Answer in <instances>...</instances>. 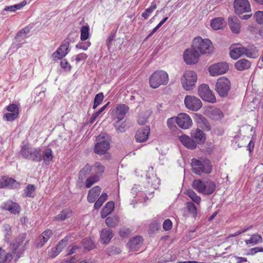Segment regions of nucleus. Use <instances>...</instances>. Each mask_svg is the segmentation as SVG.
Masks as SVG:
<instances>
[{"instance_id":"obj_1","label":"nucleus","mask_w":263,"mask_h":263,"mask_svg":"<svg viewBox=\"0 0 263 263\" xmlns=\"http://www.w3.org/2000/svg\"><path fill=\"white\" fill-rule=\"evenodd\" d=\"M20 246V241L15 240V242L10 245V250L11 253L7 252L5 250L0 247V263H9L15 255V261L18 260L21 254L17 252Z\"/></svg>"},{"instance_id":"obj_2","label":"nucleus","mask_w":263,"mask_h":263,"mask_svg":"<svg viewBox=\"0 0 263 263\" xmlns=\"http://www.w3.org/2000/svg\"><path fill=\"white\" fill-rule=\"evenodd\" d=\"M193 172L197 175L210 174L212 171L211 161L208 159L198 160L193 158L191 161Z\"/></svg>"},{"instance_id":"obj_3","label":"nucleus","mask_w":263,"mask_h":263,"mask_svg":"<svg viewBox=\"0 0 263 263\" xmlns=\"http://www.w3.org/2000/svg\"><path fill=\"white\" fill-rule=\"evenodd\" d=\"M169 80L168 74L162 70L154 72L149 78L150 86L153 88H157L160 85H166Z\"/></svg>"},{"instance_id":"obj_4","label":"nucleus","mask_w":263,"mask_h":263,"mask_svg":"<svg viewBox=\"0 0 263 263\" xmlns=\"http://www.w3.org/2000/svg\"><path fill=\"white\" fill-rule=\"evenodd\" d=\"M193 47L200 53L210 54L213 51V46L211 41L209 39H202L201 37H195L193 42Z\"/></svg>"},{"instance_id":"obj_5","label":"nucleus","mask_w":263,"mask_h":263,"mask_svg":"<svg viewBox=\"0 0 263 263\" xmlns=\"http://www.w3.org/2000/svg\"><path fill=\"white\" fill-rule=\"evenodd\" d=\"M22 156L27 159L32 160L36 162L42 160L41 150L39 148H32L28 145H23L20 151Z\"/></svg>"},{"instance_id":"obj_6","label":"nucleus","mask_w":263,"mask_h":263,"mask_svg":"<svg viewBox=\"0 0 263 263\" xmlns=\"http://www.w3.org/2000/svg\"><path fill=\"white\" fill-rule=\"evenodd\" d=\"M197 80V74L193 71H186L180 79L183 88L186 91L193 90Z\"/></svg>"},{"instance_id":"obj_7","label":"nucleus","mask_w":263,"mask_h":263,"mask_svg":"<svg viewBox=\"0 0 263 263\" xmlns=\"http://www.w3.org/2000/svg\"><path fill=\"white\" fill-rule=\"evenodd\" d=\"M231 86V82L229 79L221 77L217 81L215 90L220 97H224L228 95Z\"/></svg>"},{"instance_id":"obj_8","label":"nucleus","mask_w":263,"mask_h":263,"mask_svg":"<svg viewBox=\"0 0 263 263\" xmlns=\"http://www.w3.org/2000/svg\"><path fill=\"white\" fill-rule=\"evenodd\" d=\"M198 92L201 98L206 102L214 103L216 102V98L209 86L205 84L200 85L198 88Z\"/></svg>"},{"instance_id":"obj_9","label":"nucleus","mask_w":263,"mask_h":263,"mask_svg":"<svg viewBox=\"0 0 263 263\" xmlns=\"http://www.w3.org/2000/svg\"><path fill=\"white\" fill-rule=\"evenodd\" d=\"M184 103L185 107L192 111H197L202 106L201 100L194 96L187 95L185 97Z\"/></svg>"},{"instance_id":"obj_10","label":"nucleus","mask_w":263,"mask_h":263,"mask_svg":"<svg viewBox=\"0 0 263 263\" xmlns=\"http://www.w3.org/2000/svg\"><path fill=\"white\" fill-rule=\"evenodd\" d=\"M229 65L225 62L218 63L209 67V71L211 76L215 77L225 73L229 69Z\"/></svg>"},{"instance_id":"obj_11","label":"nucleus","mask_w":263,"mask_h":263,"mask_svg":"<svg viewBox=\"0 0 263 263\" xmlns=\"http://www.w3.org/2000/svg\"><path fill=\"white\" fill-rule=\"evenodd\" d=\"M69 43L65 42L62 43L51 54V58L52 60L56 61L62 59L69 52Z\"/></svg>"},{"instance_id":"obj_12","label":"nucleus","mask_w":263,"mask_h":263,"mask_svg":"<svg viewBox=\"0 0 263 263\" xmlns=\"http://www.w3.org/2000/svg\"><path fill=\"white\" fill-rule=\"evenodd\" d=\"M200 53L192 47L190 49H186L183 54V58L185 62L187 64H194L198 62Z\"/></svg>"},{"instance_id":"obj_13","label":"nucleus","mask_w":263,"mask_h":263,"mask_svg":"<svg viewBox=\"0 0 263 263\" xmlns=\"http://www.w3.org/2000/svg\"><path fill=\"white\" fill-rule=\"evenodd\" d=\"M103 138L101 135L97 137V143L95 147L94 151L96 154L101 155L105 154L108 150L110 146L109 142L105 140L101 139Z\"/></svg>"},{"instance_id":"obj_14","label":"nucleus","mask_w":263,"mask_h":263,"mask_svg":"<svg viewBox=\"0 0 263 263\" xmlns=\"http://www.w3.org/2000/svg\"><path fill=\"white\" fill-rule=\"evenodd\" d=\"M235 12L237 14H242L250 12L251 6L248 0H235L234 2Z\"/></svg>"},{"instance_id":"obj_15","label":"nucleus","mask_w":263,"mask_h":263,"mask_svg":"<svg viewBox=\"0 0 263 263\" xmlns=\"http://www.w3.org/2000/svg\"><path fill=\"white\" fill-rule=\"evenodd\" d=\"M176 123L181 128L189 129L192 126V120L190 117L185 113L179 114L176 117Z\"/></svg>"},{"instance_id":"obj_16","label":"nucleus","mask_w":263,"mask_h":263,"mask_svg":"<svg viewBox=\"0 0 263 263\" xmlns=\"http://www.w3.org/2000/svg\"><path fill=\"white\" fill-rule=\"evenodd\" d=\"M129 110V107L124 104H118L112 110V114L115 119L122 120Z\"/></svg>"},{"instance_id":"obj_17","label":"nucleus","mask_w":263,"mask_h":263,"mask_svg":"<svg viewBox=\"0 0 263 263\" xmlns=\"http://www.w3.org/2000/svg\"><path fill=\"white\" fill-rule=\"evenodd\" d=\"M150 128L149 126L141 127L139 129L136 133L135 138L138 142H144L146 141L149 136Z\"/></svg>"},{"instance_id":"obj_18","label":"nucleus","mask_w":263,"mask_h":263,"mask_svg":"<svg viewBox=\"0 0 263 263\" xmlns=\"http://www.w3.org/2000/svg\"><path fill=\"white\" fill-rule=\"evenodd\" d=\"M247 50L240 45H234L231 46L230 56L233 59H237L245 54Z\"/></svg>"},{"instance_id":"obj_19","label":"nucleus","mask_w":263,"mask_h":263,"mask_svg":"<svg viewBox=\"0 0 263 263\" xmlns=\"http://www.w3.org/2000/svg\"><path fill=\"white\" fill-rule=\"evenodd\" d=\"M191 137L196 143L202 144L204 143L206 140L205 135L203 132L198 128L192 130Z\"/></svg>"},{"instance_id":"obj_20","label":"nucleus","mask_w":263,"mask_h":263,"mask_svg":"<svg viewBox=\"0 0 263 263\" xmlns=\"http://www.w3.org/2000/svg\"><path fill=\"white\" fill-rule=\"evenodd\" d=\"M18 185L19 183L12 178L3 177L0 179L1 188H4L5 187L16 188L18 186Z\"/></svg>"},{"instance_id":"obj_21","label":"nucleus","mask_w":263,"mask_h":263,"mask_svg":"<svg viewBox=\"0 0 263 263\" xmlns=\"http://www.w3.org/2000/svg\"><path fill=\"white\" fill-rule=\"evenodd\" d=\"M228 24L232 31L238 33L240 29V21L236 16H230L228 18Z\"/></svg>"},{"instance_id":"obj_22","label":"nucleus","mask_w":263,"mask_h":263,"mask_svg":"<svg viewBox=\"0 0 263 263\" xmlns=\"http://www.w3.org/2000/svg\"><path fill=\"white\" fill-rule=\"evenodd\" d=\"M179 139L185 147L191 149H194L196 148L197 144L196 142L189 136L182 135L179 137Z\"/></svg>"},{"instance_id":"obj_23","label":"nucleus","mask_w":263,"mask_h":263,"mask_svg":"<svg viewBox=\"0 0 263 263\" xmlns=\"http://www.w3.org/2000/svg\"><path fill=\"white\" fill-rule=\"evenodd\" d=\"M52 231L49 229L46 230L43 232L39 238L38 241L36 242V247L41 248L49 240L52 235Z\"/></svg>"},{"instance_id":"obj_24","label":"nucleus","mask_w":263,"mask_h":263,"mask_svg":"<svg viewBox=\"0 0 263 263\" xmlns=\"http://www.w3.org/2000/svg\"><path fill=\"white\" fill-rule=\"evenodd\" d=\"M2 208L13 214H16L20 212V208L19 205L12 201H8L5 203L3 205Z\"/></svg>"},{"instance_id":"obj_25","label":"nucleus","mask_w":263,"mask_h":263,"mask_svg":"<svg viewBox=\"0 0 263 263\" xmlns=\"http://www.w3.org/2000/svg\"><path fill=\"white\" fill-rule=\"evenodd\" d=\"M101 189L99 186H95L91 189L87 195V200L90 203L94 202L97 198L99 196L101 193Z\"/></svg>"},{"instance_id":"obj_26","label":"nucleus","mask_w":263,"mask_h":263,"mask_svg":"<svg viewBox=\"0 0 263 263\" xmlns=\"http://www.w3.org/2000/svg\"><path fill=\"white\" fill-rule=\"evenodd\" d=\"M113 237V233L111 230L105 228L102 230L100 237L101 242L103 244H107Z\"/></svg>"},{"instance_id":"obj_27","label":"nucleus","mask_w":263,"mask_h":263,"mask_svg":"<svg viewBox=\"0 0 263 263\" xmlns=\"http://www.w3.org/2000/svg\"><path fill=\"white\" fill-rule=\"evenodd\" d=\"M143 239L142 237L137 236L131 239L127 245L129 248L132 251H137L142 245Z\"/></svg>"},{"instance_id":"obj_28","label":"nucleus","mask_w":263,"mask_h":263,"mask_svg":"<svg viewBox=\"0 0 263 263\" xmlns=\"http://www.w3.org/2000/svg\"><path fill=\"white\" fill-rule=\"evenodd\" d=\"M215 190V183L211 180H205L202 190V194L204 195H210Z\"/></svg>"},{"instance_id":"obj_29","label":"nucleus","mask_w":263,"mask_h":263,"mask_svg":"<svg viewBox=\"0 0 263 263\" xmlns=\"http://www.w3.org/2000/svg\"><path fill=\"white\" fill-rule=\"evenodd\" d=\"M91 172V166L86 164L80 171L79 175V181L78 184L81 186L80 183H82L83 180L87 177Z\"/></svg>"},{"instance_id":"obj_30","label":"nucleus","mask_w":263,"mask_h":263,"mask_svg":"<svg viewBox=\"0 0 263 263\" xmlns=\"http://www.w3.org/2000/svg\"><path fill=\"white\" fill-rule=\"evenodd\" d=\"M225 26L224 20L222 17H216L211 22V26L214 30L222 29Z\"/></svg>"},{"instance_id":"obj_31","label":"nucleus","mask_w":263,"mask_h":263,"mask_svg":"<svg viewBox=\"0 0 263 263\" xmlns=\"http://www.w3.org/2000/svg\"><path fill=\"white\" fill-rule=\"evenodd\" d=\"M114 208L115 203L113 201L108 202L101 211L102 218H104L110 214L114 210Z\"/></svg>"},{"instance_id":"obj_32","label":"nucleus","mask_w":263,"mask_h":263,"mask_svg":"<svg viewBox=\"0 0 263 263\" xmlns=\"http://www.w3.org/2000/svg\"><path fill=\"white\" fill-rule=\"evenodd\" d=\"M71 210L69 209H64L60 214L54 217V220L57 221H63L71 216Z\"/></svg>"},{"instance_id":"obj_33","label":"nucleus","mask_w":263,"mask_h":263,"mask_svg":"<svg viewBox=\"0 0 263 263\" xmlns=\"http://www.w3.org/2000/svg\"><path fill=\"white\" fill-rule=\"evenodd\" d=\"M235 66L237 70H243L250 67L251 63L247 60L240 59L235 63Z\"/></svg>"},{"instance_id":"obj_34","label":"nucleus","mask_w":263,"mask_h":263,"mask_svg":"<svg viewBox=\"0 0 263 263\" xmlns=\"http://www.w3.org/2000/svg\"><path fill=\"white\" fill-rule=\"evenodd\" d=\"M42 160H44L46 164H49V163L52 160V151L50 148H46L41 153Z\"/></svg>"},{"instance_id":"obj_35","label":"nucleus","mask_w":263,"mask_h":263,"mask_svg":"<svg viewBox=\"0 0 263 263\" xmlns=\"http://www.w3.org/2000/svg\"><path fill=\"white\" fill-rule=\"evenodd\" d=\"M105 167L99 162L95 163L91 166V171H92L96 175H99L100 177L102 174L104 172Z\"/></svg>"},{"instance_id":"obj_36","label":"nucleus","mask_w":263,"mask_h":263,"mask_svg":"<svg viewBox=\"0 0 263 263\" xmlns=\"http://www.w3.org/2000/svg\"><path fill=\"white\" fill-rule=\"evenodd\" d=\"M245 242L247 245L253 244V245H257L259 243L262 242V237L257 234H253L251 236L250 239L246 240Z\"/></svg>"},{"instance_id":"obj_37","label":"nucleus","mask_w":263,"mask_h":263,"mask_svg":"<svg viewBox=\"0 0 263 263\" xmlns=\"http://www.w3.org/2000/svg\"><path fill=\"white\" fill-rule=\"evenodd\" d=\"M204 181L201 179H195L192 183V187L199 193H202Z\"/></svg>"},{"instance_id":"obj_38","label":"nucleus","mask_w":263,"mask_h":263,"mask_svg":"<svg viewBox=\"0 0 263 263\" xmlns=\"http://www.w3.org/2000/svg\"><path fill=\"white\" fill-rule=\"evenodd\" d=\"M100 180V176L98 175H93L88 178L85 181V186L87 188L90 187Z\"/></svg>"},{"instance_id":"obj_39","label":"nucleus","mask_w":263,"mask_h":263,"mask_svg":"<svg viewBox=\"0 0 263 263\" xmlns=\"http://www.w3.org/2000/svg\"><path fill=\"white\" fill-rule=\"evenodd\" d=\"M186 195L197 204H199L201 201V198L198 196L197 194L192 190L187 191Z\"/></svg>"},{"instance_id":"obj_40","label":"nucleus","mask_w":263,"mask_h":263,"mask_svg":"<svg viewBox=\"0 0 263 263\" xmlns=\"http://www.w3.org/2000/svg\"><path fill=\"white\" fill-rule=\"evenodd\" d=\"M157 5L155 2L151 3L150 7L147 8L145 11L142 14V16L144 19H147L152 14L154 10L156 9Z\"/></svg>"},{"instance_id":"obj_41","label":"nucleus","mask_w":263,"mask_h":263,"mask_svg":"<svg viewBox=\"0 0 263 263\" xmlns=\"http://www.w3.org/2000/svg\"><path fill=\"white\" fill-rule=\"evenodd\" d=\"M89 27L88 25L82 26L81 29V40L86 41L89 36Z\"/></svg>"},{"instance_id":"obj_42","label":"nucleus","mask_w":263,"mask_h":263,"mask_svg":"<svg viewBox=\"0 0 263 263\" xmlns=\"http://www.w3.org/2000/svg\"><path fill=\"white\" fill-rule=\"evenodd\" d=\"M119 221V218L117 216L108 217L105 220L107 226L109 227L116 226Z\"/></svg>"},{"instance_id":"obj_43","label":"nucleus","mask_w":263,"mask_h":263,"mask_svg":"<svg viewBox=\"0 0 263 263\" xmlns=\"http://www.w3.org/2000/svg\"><path fill=\"white\" fill-rule=\"evenodd\" d=\"M104 99L103 92H100L97 94L95 97L93 109H96L100 104H101Z\"/></svg>"},{"instance_id":"obj_44","label":"nucleus","mask_w":263,"mask_h":263,"mask_svg":"<svg viewBox=\"0 0 263 263\" xmlns=\"http://www.w3.org/2000/svg\"><path fill=\"white\" fill-rule=\"evenodd\" d=\"M35 189V187L34 185L29 184L24 190V194L27 197H33L34 195V192Z\"/></svg>"},{"instance_id":"obj_45","label":"nucleus","mask_w":263,"mask_h":263,"mask_svg":"<svg viewBox=\"0 0 263 263\" xmlns=\"http://www.w3.org/2000/svg\"><path fill=\"white\" fill-rule=\"evenodd\" d=\"M18 115H19L16 114L9 112L4 115L3 119L7 121L11 122L17 119L18 117Z\"/></svg>"},{"instance_id":"obj_46","label":"nucleus","mask_w":263,"mask_h":263,"mask_svg":"<svg viewBox=\"0 0 263 263\" xmlns=\"http://www.w3.org/2000/svg\"><path fill=\"white\" fill-rule=\"evenodd\" d=\"M67 245V239L65 238L59 242V243L54 247L57 252L59 253L62 251L64 248Z\"/></svg>"},{"instance_id":"obj_47","label":"nucleus","mask_w":263,"mask_h":263,"mask_svg":"<svg viewBox=\"0 0 263 263\" xmlns=\"http://www.w3.org/2000/svg\"><path fill=\"white\" fill-rule=\"evenodd\" d=\"M67 245V239L65 238L59 242V243L54 247L57 252L59 253L62 251L64 248Z\"/></svg>"},{"instance_id":"obj_48","label":"nucleus","mask_w":263,"mask_h":263,"mask_svg":"<svg viewBox=\"0 0 263 263\" xmlns=\"http://www.w3.org/2000/svg\"><path fill=\"white\" fill-rule=\"evenodd\" d=\"M122 120H117L115 124V128L118 132L123 133L126 130V125L124 122Z\"/></svg>"},{"instance_id":"obj_49","label":"nucleus","mask_w":263,"mask_h":263,"mask_svg":"<svg viewBox=\"0 0 263 263\" xmlns=\"http://www.w3.org/2000/svg\"><path fill=\"white\" fill-rule=\"evenodd\" d=\"M186 207L190 213H192L194 216H196L197 208L193 203L191 202H187L186 203Z\"/></svg>"},{"instance_id":"obj_50","label":"nucleus","mask_w":263,"mask_h":263,"mask_svg":"<svg viewBox=\"0 0 263 263\" xmlns=\"http://www.w3.org/2000/svg\"><path fill=\"white\" fill-rule=\"evenodd\" d=\"M254 17L256 19V21L259 24H263V11H258L254 14Z\"/></svg>"},{"instance_id":"obj_51","label":"nucleus","mask_w":263,"mask_h":263,"mask_svg":"<svg viewBox=\"0 0 263 263\" xmlns=\"http://www.w3.org/2000/svg\"><path fill=\"white\" fill-rule=\"evenodd\" d=\"M85 248L88 250H91L93 248L94 243L92 240L89 238H85L83 240Z\"/></svg>"},{"instance_id":"obj_52","label":"nucleus","mask_w":263,"mask_h":263,"mask_svg":"<svg viewBox=\"0 0 263 263\" xmlns=\"http://www.w3.org/2000/svg\"><path fill=\"white\" fill-rule=\"evenodd\" d=\"M7 110L10 112L19 115L18 107L17 105L11 104L7 106Z\"/></svg>"},{"instance_id":"obj_53","label":"nucleus","mask_w":263,"mask_h":263,"mask_svg":"<svg viewBox=\"0 0 263 263\" xmlns=\"http://www.w3.org/2000/svg\"><path fill=\"white\" fill-rule=\"evenodd\" d=\"M258 252H263V248L261 247H255L252 248L247 253V255H254Z\"/></svg>"},{"instance_id":"obj_54","label":"nucleus","mask_w":263,"mask_h":263,"mask_svg":"<svg viewBox=\"0 0 263 263\" xmlns=\"http://www.w3.org/2000/svg\"><path fill=\"white\" fill-rule=\"evenodd\" d=\"M61 66L66 71H69L71 70V66L69 63L66 60H64L61 62Z\"/></svg>"},{"instance_id":"obj_55","label":"nucleus","mask_w":263,"mask_h":263,"mask_svg":"<svg viewBox=\"0 0 263 263\" xmlns=\"http://www.w3.org/2000/svg\"><path fill=\"white\" fill-rule=\"evenodd\" d=\"M90 44H91L89 42H87L85 43H79L76 45V48L84 50H86L90 46Z\"/></svg>"},{"instance_id":"obj_56","label":"nucleus","mask_w":263,"mask_h":263,"mask_svg":"<svg viewBox=\"0 0 263 263\" xmlns=\"http://www.w3.org/2000/svg\"><path fill=\"white\" fill-rule=\"evenodd\" d=\"M87 58V55L84 53H81L77 54L75 57V60L77 63L81 61H84Z\"/></svg>"},{"instance_id":"obj_57","label":"nucleus","mask_w":263,"mask_h":263,"mask_svg":"<svg viewBox=\"0 0 263 263\" xmlns=\"http://www.w3.org/2000/svg\"><path fill=\"white\" fill-rule=\"evenodd\" d=\"M163 228L165 231H168L172 228V221L167 219L165 220L163 223Z\"/></svg>"},{"instance_id":"obj_58","label":"nucleus","mask_w":263,"mask_h":263,"mask_svg":"<svg viewBox=\"0 0 263 263\" xmlns=\"http://www.w3.org/2000/svg\"><path fill=\"white\" fill-rule=\"evenodd\" d=\"M200 120L203 123V124L204 126V128L205 129H206L207 130H210L211 129V127H210V125L209 122H208V121L204 117H203L202 116H200Z\"/></svg>"},{"instance_id":"obj_59","label":"nucleus","mask_w":263,"mask_h":263,"mask_svg":"<svg viewBox=\"0 0 263 263\" xmlns=\"http://www.w3.org/2000/svg\"><path fill=\"white\" fill-rule=\"evenodd\" d=\"M255 145V142L253 140L250 141L249 144L247 145V150L249 151L250 155H251L253 152Z\"/></svg>"},{"instance_id":"obj_60","label":"nucleus","mask_w":263,"mask_h":263,"mask_svg":"<svg viewBox=\"0 0 263 263\" xmlns=\"http://www.w3.org/2000/svg\"><path fill=\"white\" fill-rule=\"evenodd\" d=\"M235 259L236 260V263H244V262H247L250 263L248 261V259L247 258L242 257H239L237 256H235L234 257Z\"/></svg>"},{"instance_id":"obj_61","label":"nucleus","mask_w":263,"mask_h":263,"mask_svg":"<svg viewBox=\"0 0 263 263\" xmlns=\"http://www.w3.org/2000/svg\"><path fill=\"white\" fill-rule=\"evenodd\" d=\"M102 199H101L100 197L97 200V201L95 202L94 205V208L95 209L98 210L99 209L103 204V203L104 202Z\"/></svg>"},{"instance_id":"obj_62","label":"nucleus","mask_w":263,"mask_h":263,"mask_svg":"<svg viewBox=\"0 0 263 263\" xmlns=\"http://www.w3.org/2000/svg\"><path fill=\"white\" fill-rule=\"evenodd\" d=\"M147 117H142L140 116L138 120V123L140 125H144L147 122Z\"/></svg>"},{"instance_id":"obj_63","label":"nucleus","mask_w":263,"mask_h":263,"mask_svg":"<svg viewBox=\"0 0 263 263\" xmlns=\"http://www.w3.org/2000/svg\"><path fill=\"white\" fill-rule=\"evenodd\" d=\"M175 122H176V118H169L167 121V126L170 128H172L173 127V124Z\"/></svg>"},{"instance_id":"obj_64","label":"nucleus","mask_w":263,"mask_h":263,"mask_svg":"<svg viewBox=\"0 0 263 263\" xmlns=\"http://www.w3.org/2000/svg\"><path fill=\"white\" fill-rule=\"evenodd\" d=\"M57 249L54 247L51 249V251L49 253V255L51 258H54L56 257L59 254V252H57Z\"/></svg>"}]
</instances>
